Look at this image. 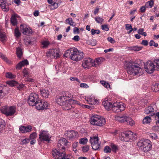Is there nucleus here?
<instances>
[{
	"label": "nucleus",
	"mask_w": 159,
	"mask_h": 159,
	"mask_svg": "<svg viewBox=\"0 0 159 159\" xmlns=\"http://www.w3.org/2000/svg\"><path fill=\"white\" fill-rule=\"evenodd\" d=\"M79 51L77 48H70L65 51L64 56L67 58H70L71 60L77 61L79 59Z\"/></svg>",
	"instance_id": "1"
},
{
	"label": "nucleus",
	"mask_w": 159,
	"mask_h": 159,
	"mask_svg": "<svg viewBox=\"0 0 159 159\" xmlns=\"http://www.w3.org/2000/svg\"><path fill=\"white\" fill-rule=\"evenodd\" d=\"M63 150L60 149H53L52 153L54 158L55 159H70L71 154H66Z\"/></svg>",
	"instance_id": "2"
},
{
	"label": "nucleus",
	"mask_w": 159,
	"mask_h": 159,
	"mask_svg": "<svg viewBox=\"0 0 159 159\" xmlns=\"http://www.w3.org/2000/svg\"><path fill=\"white\" fill-rule=\"evenodd\" d=\"M67 98L60 96L56 99V102L60 105L63 106V108L65 110H69L72 107L69 102L70 99H67Z\"/></svg>",
	"instance_id": "3"
},
{
	"label": "nucleus",
	"mask_w": 159,
	"mask_h": 159,
	"mask_svg": "<svg viewBox=\"0 0 159 159\" xmlns=\"http://www.w3.org/2000/svg\"><path fill=\"white\" fill-rule=\"evenodd\" d=\"M142 71V69L136 65L130 63H128L127 72L129 74H133V75H138L139 73L142 74L143 73Z\"/></svg>",
	"instance_id": "4"
},
{
	"label": "nucleus",
	"mask_w": 159,
	"mask_h": 159,
	"mask_svg": "<svg viewBox=\"0 0 159 159\" xmlns=\"http://www.w3.org/2000/svg\"><path fill=\"white\" fill-rule=\"evenodd\" d=\"M151 141L148 139H143L138 143V146L144 152L149 151L151 148Z\"/></svg>",
	"instance_id": "5"
},
{
	"label": "nucleus",
	"mask_w": 159,
	"mask_h": 159,
	"mask_svg": "<svg viewBox=\"0 0 159 159\" xmlns=\"http://www.w3.org/2000/svg\"><path fill=\"white\" fill-rule=\"evenodd\" d=\"M106 122L105 118L98 115H94L91 118V124L99 126L104 125Z\"/></svg>",
	"instance_id": "6"
},
{
	"label": "nucleus",
	"mask_w": 159,
	"mask_h": 159,
	"mask_svg": "<svg viewBox=\"0 0 159 159\" xmlns=\"http://www.w3.org/2000/svg\"><path fill=\"white\" fill-rule=\"evenodd\" d=\"M16 108L14 106H4L2 107L1 111L7 116H11L14 115L16 112Z\"/></svg>",
	"instance_id": "7"
},
{
	"label": "nucleus",
	"mask_w": 159,
	"mask_h": 159,
	"mask_svg": "<svg viewBox=\"0 0 159 159\" xmlns=\"http://www.w3.org/2000/svg\"><path fill=\"white\" fill-rule=\"evenodd\" d=\"M115 119L118 122L125 123L131 126H132L134 124V121L131 118L125 115L116 116L115 117Z\"/></svg>",
	"instance_id": "8"
},
{
	"label": "nucleus",
	"mask_w": 159,
	"mask_h": 159,
	"mask_svg": "<svg viewBox=\"0 0 159 159\" xmlns=\"http://www.w3.org/2000/svg\"><path fill=\"white\" fill-rule=\"evenodd\" d=\"M39 101L38 95L35 93H32L29 96L28 102L29 105L31 106H36L37 102Z\"/></svg>",
	"instance_id": "9"
},
{
	"label": "nucleus",
	"mask_w": 159,
	"mask_h": 159,
	"mask_svg": "<svg viewBox=\"0 0 159 159\" xmlns=\"http://www.w3.org/2000/svg\"><path fill=\"white\" fill-rule=\"evenodd\" d=\"M111 109L114 112H119L124 110L125 107L122 103L119 102H114L112 105Z\"/></svg>",
	"instance_id": "10"
},
{
	"label": "nucleus",
	"mask_w": 159,
	"mask_h": 159,
	"mask_svg": "<svg viewBox=\"0 0 159 159\" xmlns=\"http://www.w3.org/2000/svg\"><path fill=\"white\" fill-rule=\"evenodd\" d=\"M59 50L57 49H53L50 50L46 52V55L48 57L51 58H56L59 57L60 55L59 54Z\"/></svg>",
	"instance_id": "11"
},
{
	"label": "nucleus",
	"mask_w": 159,
	"mask_h": 159,
	"mask_svg": "<svg viewBox=\"0 0 159 159\" xmlns=\"http://www.w3.org/2000/svg\"><path fill=\"white\" fill-rule=\"evenodd\" d=\"M90 141L93 149L96 150L99 148L100 143L98 137H91Z\"/></svg>",
	"instance_id": "12"
},
{
	"label": "nucleus",
	"mask_w": 159,
	"mask_h": 159,
	"mask_svg": "<svg viewBox=\"0 0 159 159\" xmlns=\"http://www.w3.org/2000/svg\"><path fill=\"white\" fill-rule=\"evenodd\" d=\"M39 136L40 140L41 141H45L49 143L51 141V137L47 132L44 130L40 132Z\"/></svg>",
	"instance_id": "13"
},
{
	"label": "nucleus",
	"mask_w": 159,
	"mask_h": 159,
	"mask_svg": "<svg viewBox=\"0 0 159 159\" xmlns=\"http://www.w3.org/2000/svg\"><path fill=\"white\" fill-rule=\"evenodd\" d=\"M121 135L123 138L122 140L125 141H128L129 139H131L132 138L134 137L136 134L131 131H129L122 133Z\"/></svg>",
	"instance_id": "14"
},
{
	"label": "nucleus",
	"mask_w": 159,
	"mask_h": 159,
	"mask_svg": "<svg viewBox=\"0 0 159 159\" xmlns=\"http://www.w3.org/2000/svg\"><path fill=\"white\" fill-rule=\"evenodd\" d=\"M93 60L91 58H85L83 61L82 66L84 68L89 69L93 66Z\"/></svg>",
	"instance_id": "15"
},
{
	"label": "nucleus",
	"mask_w": 159,
	"mask_h": 159,
	"mask_svg": "<svg viewBox=\"0 0 159 159\" xmlns=\"http://www.w3.org/2000/svg\"><path fill=\"white\" fill-rule=\"evenodd\" d=\"M78 135L77 132L74 130L66 131L64 133L65 137L70 140H72Z\"/></svg>",
	"instance_id": "16"
},
{
	"label": "nucleus",
	"mask_w": 159,
	"mask_h": 159,
	"mask_svg": "<svg viewBox=\"0 0 159 159\" xmlns=\"http://www.w3.org/2000/svg\"><path fill=\"white\" fill-rule=\"evenodd\" d=\"M36 106L37 110H42L47 109L48 106V104L47 102H43L39 99V101L37 102Z\"/></svg>",
	"instance_id": "17"
},
{
	"label": "nucleus",
	"mask_w": 159,
	"mask_h": 159,
	"mask_svg": "<svg viewBox=\"0 0 159 159\" xmlns=\"http://www.w3.org/2000/svg\"><path fill=\"white\" fill-rule=\"evenodd\" d=\"M144 68L145 71L149 74L152 73L156 70L154 64L151 61L150 63H147L146 65H145Z\"/></svg>",
	"instance_id": "18"
},
{
	"label": "nucleus",
	"mask_w": 159,
	"mask_h": 159,
	"mask_svg": "<svg viewBox=\"0 0 159 159\" xmlns=\"http://www.w3.org/2000/svg\"><path fill=\"white\" fill-rule=\"evenodd\" d=\"M68 142L64 138H61L58 141L57 146L59 149L65 150V148L64 146H66Z\"/></svg>",
	"instance_id": "19"
},
{
	"label": "nucleus",
	"mask_w": 159,
	"mask_h": 159,
	"mask_svg": "<svg viewBox=\"0 0 159 159\" xmlns=\"http://www.w3.org/2000/svg\"><path fill=\"white\" fill-rule=\"evenodd\" d=\"M0 6L2 10L4 11H7L9 10L8 4L6 3L5 0H0Z\"/></svg>",
	"instance_id": "20"
},
{
	"label": "nucleus",
	"mask_w": 159,
	"mask_h": 159,
	"mask_svg": "<svg viewBox=\"0 0 159 159\" xmlns=\"http://www.w3.org/2000/svg\"><path fill=\"white\" fill-rule=\"evenodd\" d=\"M112 104V102L108 100H105L102 102V105L108 111H109L111 109Z\"/></svg>",
	"instance_id": "21"
},
{
	"label": "nucleus",
	"mask_w": 159,
	"mask_h": 159,
	"mask_svg": "<svg viewBox=\"0 0 159 159\" xmlns=\"http://www.w3.org/2000/svg\"><path fill=\"white\" fill-rule=\"evenodd\" d=\"M28 64L29 62L27 60H25L22 61L17 65L16 68L17 69L20 70L23 66L25 65H28Z\"/></svg>",
	"instance_id": "22"
},
{
	"label": "nucleus",
	"mask_w": 159,
	"mask_h": 159,
	"mask_svg": "<svg viewBox=\"0 0 159 159\" xmlns=\"http://www.w3.org/2000/svg\"><path fill=\"white\" fill-rule=\"evenodd\" d=\"M102 58L101 57L98 58L96 59L94 61H93V66L95 67H98L102 62Z\"/></svg>",
	"instance_id": "23"
},
{
	"label": "nucleus",
	"mask_w": 159,
	"mask_h": 159,
	"mask_svg": "<svg viewBox=\"0 0 159 159\" xmlns=\"http://www.w3.org/2000/svg\"><path fill=\"white\" fill-rule=\"evenodd\" d=\"M40 92L43 98H46L48 97L49 92L48 90L45 89H40Z\"/></svg>",
	"instance_id": "24"
},
{
	"label": "nucleus",
	"mask_w": 159,
	"mask_h": 159,
	"mask_svg": "<svg viewBox=\"0 0 159 159\" xmlns=\"http://www.w3.org/2000/svg\"><path fill=\"white\" fill-rule=\"evenodd\" d=\"M154 109L152 106H149L145 108L144 112L147 114H150V115L151 116V114L154 113Z\"/></svg>",
	"instance_id": "25"
},
{
	"label": "nucleus",
	"mask_w": 159,
	"mask_h": 159,
	"mask_svg": "<svg viewBox=\"0 0 159 159\" xmlns=\"http://www.w3.org/2000/svg\"><path fill=\"white\" fill-rule=\"evenodd\" d=\"M22 33L24 35H30L32 34V31L30 28L26 27Z\"/></svg>",
	"instance_id": "26"
},
{
	"label": "nucleus",
	"mask_w": 159,
	"mask_h": 159,
	"mask_svg": "<svg viewBox=\"0 0 159 159\" xmlns=\"http://www.w3.org/2000/svg\"><path fill=\"white\" fill-rule=\"evenodd\" d=\"M151 121V118L149 116H147L143 120V124H147L150 123Z\"/></svg>",
	"instance_id": "27"
},
{
	"label": "nucleus",
	"mask_w": 159,
	"mask_h": 159,
	"mask_svg": "<svg viewBox=\"0 0 159 159\" xmlns=\"http://www.w3.org/2000/svg\"><path fill=\"white\" fill-rule=\"evenodd\" d=\"M86 40V43L88 45L92 46H95L96 44V41L95 39H93L90 41L87 40Z\"/></svg>",
	"instance_id": "28"
},
{
	"label": "nucleus",
	"mask_w": 159,
	"mask_h": 159,
	"mask_svg": "<svg viewBox=\"0 0 159 159\" xmlns=\"http://www.w3.org/2000/svg\"><path fill=\"white\" fill-rule=\"evenodd\" d=\"M125 26L126 30H129V31L127 32L128 34H129L133 30V28H132L131 25L126 24L125 25Z\"/></svg>",
	"instance_id": "29"
},
{
	"label": "nucleus",
	"mask_w": 159,
	"mask_h": 159,
	"mask_svg": "<svg viewBox=\"0 0 159 159\" xmlns=\"http://www.w3.org/2000/svg\"><path fill=\"white\" fill-rule=\"evenodd\" d=\"M23 52L21 48L18 47L16 48V54L18 58H20L22 55Z\"/></svg>",
	"instance_id": "30"
},
{
	"label": "nucleus",
	"mask_w": 159,
	"mask_h": 159,
	"mask_svg": "<svg viewBox=\"0 0 159 159\" xmlns=\"http://www.w3.org/2000/svg\"><path fill=\"white\" fill-rule=\"evenodd\" d=\"M154 4V1L153 0L149 1L146 2L145 6L147 8H151L152 7Z\"/></svg>",
	"instance_id": "31"
},
{
	"label": "nucleus",
	"mask_w": 159,
	"mask_h": 159,
	"mask_svg": "<svg viewBox=\"0 0 159 159\" xmlns=\"http://www.w3.org/2000/svg\"><path fill=\"white\" fill-rule=\"evenodd\" d=\"M153 63L154 65V67H155V69L156 70H159V59H157L154 60Z\"/></svg>",
	"instance_id": "32"
},
{
	"label": "nucleus",
	"mask_w": 159,
	"mask_h": 159,
	"mask_svg": "<svg viewBox=\"0 0 159 159\" xmlns=\"http://www.w3.org/2000/svg\"><path fill=\"white\" fill-rule=\"evenodd\" d=\"M5 76L7 78L12 79L15 78L16 76L11 72H7L6 73Z\"/></svg>",
	"instance_id": "33"
},
{
	"label": "nucleus",
	"mask_w": 159,
	"mask_h": 159,
	"mask_svg": "<svg viewBox=\"0 0 159 159\" xmlns=\"http://www.w3.org/2000/svg\"><path fill=\"white\" fill-rule=\"evenodd\" d=\"M5 125V121L0 118V131L2 130L4 128Z\"/></svg>",
	"instance_id": "34"
},
{
	"label": "nucleus",
	"mask_w": 159,
	"mask_h": 159,
	"mask_svg": "<svg viewBox=\"0 0 159 159\" xmlns=\"http://www.w3.org/2000/svg\"><path fill=\"white\" fill-rule=\"evenodd\" d=\"M6 39L5 33L0 29V40L3 41Z\"/></svg>",
	"instance_id": "35"
},
{
	"label": "nucleus",
	"mask_w": 159,
	"mask_h": 159,
	"mask_svg": "<svg viewBox=\"0 0 159 159\" xmlns=\"http://www.w3.org/2000/svg\"><path fill=\"white\" fill-rule=\"evenodd\" d=\"M0 57L2 58L4 61L8 64H10L11 63V61L8 60L7 57L1 53H0Z\"/></svg>",
	"instance_id": "36"
},
{
	"label": "nucleus",
	"mask_w": 159,
	"mask_h": 159,
	"mask_svg": "<svg viewBox=\"0 0 159 159\" xmlns=\"http://www.w3.org/2000/svg\"><path fill=\"white\" fill-rule=\"evenodd\" d=\"M81 148L82 151L84 153L87 152L89 149V146L88 145L82 146Z\"/></svg>",
	"instance_id": "37"
},
{
	"label": "nucleus",
	"mask_w": 159,
	"mask_h": 159,
	"mask_svg": "<svg viewBox=\"0 0 159 159\" xmlns=\"http://www.w3.org/2000/svg\"><path fill=\"white\" fill-rule=\"evenodd\" d=\"M11 21L13 25H15L17 24L16 19L15 16H12L11 18Z\"/></svg>",
	"instance_id": "38"
},
{
	"label": "nucleus",
	"mask_w": 159,
	"mask_h": 159,
	"mask_svg": "<svg viewBox=\"0 0 159 159\" xmlns=\"http://www.w3.org/2000/svg\"><path fill=\"white\" fill-rule=\"evenodd\" d=\"M6 95V93L3 91V89L0 87V99H2Z\"/></svg>",
	"instance_id": "39"
},
{
	"label": "nucleus",
	"mask_w": 159,
	"mask_h": 159,
	"mask_svg": "<svg viewBox=\"0 0 159 159\" xmlns=\"http://www.w3.org/2000/svg\"><path fill=\"white\" fill-rule=\"evenodd\" d=\"M15 36L17 38H18L21 35V33L20 32L19 29L18 28H15L14 30Z\"/></svg>",
	"instance_id": "40"
},
{
	"label": "nucleus",
	"mask_w": 159,
	"mask_h": 159,
	"mask_svg": "<svg viewBox=\"0 0 159 159\" xmlns=\"http://www.w3.org/2000/svg\"><path fill=\"white\" fill-rule=\"evenodd\" d=\"M88 142V139L86 137L80 139V144L85 145Z\"/></svg>",
	"instance_id": "41"
},
{
	"label": "nucleus",
	"mask_w": 159,
	"mask_h": 159,
	"mask_svg": "<svg viewBox=\"0 0 159 159\" xmlns=\"http://www.w3.org/2000/svg\"><path fill=\"white\" fill-rule=\"evenodd\" d=\"M95 19L97 23L99 24H102L104 20L102 17L99 16L95 17Z\"/></svg>",
	"instance_id": "42"
},
{
	"label": "nucleus",
	"mask_w": 159,
	"mask_h": 159,
	"mask_svg": "<svg viewBox=\"0 0 159 159\" xmlns=\"http://www.w3.org/2000/svg\"><path fill=\"white\" fill-rule=\"evenodd\" d=\"M142 47L140 46H138L132 47L131 48V50L134 51H139L141 50Z\"/></svg>",
	"instance_id": "43"
},
{
	"label": "nucleus",
	"mask_w": 159,
	"mask_h": 159,
	"mask_svg": "<svg viewBox=\"0 0 159 159\" xmlns=\"http://www.w3.org/2000/svg\"><path fill=\"white\" fill-rule=\"evenodd\" d=\"M79 145L78 143L77 142H75L73 144L72 146H73V151L75 152V153H76L77 149L76 148Z\"/></svg>",
	"instance_id": "44"
},
{
	"label": "nucleus",
	"mask_w": 159,
	"mask_h": 159,
	"mask_svg": "<svg viewBox=\"0 0 159 159\" xmlns=\"http://www.w3.org/2000/svg\"><path fill=\"white\" fill-rule=\"evenodd\" d=\"M66 21L70 25L73 26L75 25L74 23L73 22L72 19L71 18H70L67 19L66 20Z\"/></svg>",
	"instance_id": "45"
},
{
	"label": "nucleus",
	"mask_w": 159,
	"mask_h": 159,
	"mask_svg": "<svg viewBox=\"0 0 159 159\" xmlns=\"http://www.w3.org/2000/svg\"><path fill=\"white\" fill-rule=\"evenodd\" d=\"M62 96L67 98V99H71L70 98L71 97L72 95L70 93H69V92L66 91L65 92L64 95Z\"/></svg>",
	"instance_id": "46"
},
{
	"label": "nucleus",
	"mask_w": 159,
	"mask_h": 159,
	"mask_svg": "<svg viewBox=\"0 0 159 159\" xmlns=\"http://www.w3.org/2000/svg\"><path fill=\"white\" fill-rule=\"evenodd\" d=\"M28 69L26 68H25L24 69L23 73V76L24 77H25V78L27 77V76H29V72L28 71Z\"/></svg>",
	"instance_id": "47"
},
{
	"label": "nucleus",
	"mask_w": 159,
	"mask_h": 159,
	"mask_svg": "<svg viewBox=\"0 0 159 159\" xmlns=\"http://www.w3.org/2000/svg\"><path fill=\"white\" fill-rule=\"evenodd\" d=\"M100 33V31L98 30H94V29H92L91 30V34L92 35H94L95 34H98Z\"/></svg>",
	"instance_id": "48"
},
{
	"label": "nucleus",
	"mask_w": 159,
	"mask_h": 159,
	"mask_svg": "<svg viewBox=\"0 0 159 159\" xmlns=\"http://www.w3.org/2000/svg\"><path fill=\"white\" fill-rule=\"evenodd\" d=\"M25 133L27 132H30L32 129V126L30 125H29L27 126H25Z\"/></svg>",
	"instance_id": "49"
},
{
	"label": "nucleus",
	"mask_w": 159,
	"mask_h": 159,
	"mask_svg": "<svg viewBox=\"0 0 159 159\" xmlns=\"http://www.w3.org/2000/svg\"><path fill=\"white\" fill-rule=\"evenodd\" d=\"M111 151V149L109 146H105L104 149V151L105 152L107 153L110 152Z\"/></svg>",
	"instance_id": "50"
},
{
	"label": "nucleus",
	"mask_w": 159,
	"mask_h": 159,
	"mask_svg": "<svg viewBox=\"0 0 159 159\" xmlns=\"http://www.w3.org/2000/svg\"><path fill=\"white\" fill-rule=\"evenodd\" d=\"M87 101L88 103L90 104H95V101L94 98H91L89 99V100H87Z\"/></svg>",
	"instance_id": "51"
},
{
	"label": "nucleus",
	"mask_w": 159,
	"mask_h": 159,
	"mask_svg": "<svg viewBox=\"0 0 159 159\" xmlns=\"http://www.w3.org/2000/svg\"><path fill=\"white\" fill-rule=\"evenodd\" d=\"M149 44L150 46H154L155 47H157L158 46V43H155L153 40H151L150 41Z\"/></svg>",
	"instance_id": "52"
},
{
	"label": "nucleus",
	"mask_w": 159,
	"mask_h": 159,
	"mask_svg": "<svg viewBox=\"0 0 159 159\" xmlns=\"http://www.w3.org/2000/svg\"><path fill=\"white\" fill-rule=\"evenodd\" d=\"M30 142V139H25L21 140V144L23 145L27 144Z\"/></svg>",
	"instance_id": "53"
},
{
	"label": "nucleus",
	"mask_w": 159,
	"mask_h": 159,
	"mask_svg": "<svg viewBox=\"0 0 159 159\" xmlns=\"http://www.w3.org/2000/svg\"><path fill=\"white\" fill-rule=\"evenodd\" d=\"M111 147L112 151L115 152H116V150L118 149L117 146L114 144H112L111 145Z\"/></svg>",
	"instance_id": "54"
},
{
	"label": "nucleus",
	"mask_w": 159,
	"mask_h": 159,
	"mask_svg": "<svg viewBox=\"0 0 159 159\" xmlns=\"http://www.w3.org/2000/svg\"><path fill=\"white\" fill-rule=\"evenodd\" d=\"M25 44L27 45H31L32 44V42L30 40L27 39L24 40Z\"/></svg>",
	"instance_id": "55"
},
{
	"label": "nucleus",
	"mask_w": 159,
	"mask_h": 159,
	"mask_svg": "<svg viewBox=\"0 0 159 159\" xmlns=\"http://www.w3.org/2000/svg\"><path fill=\"white\" fill-rule=\"evenodd\" d=\"M36 133L35 132H34L30 135V138L31 139H34L36 138Z\"/></svg>",
	"instance_id": "56"
},
{
	"label": "nucleus",
	"mask_w": 159,
	"mask_h": 159,
	"mask_svg": "<svg viewBox=\"0 0 159 159\" xmlns=\"http://www.w3.org/2000/svg\"><path fill=\"white\" fill-rule=\"evenodd\" d=\"M25 126H21L19 128V130L22 133H25Z\"/></svg>",
	"instance_id": "57"
},
{
	"label": "nucleus",
	"mask_w": 159,
	"mask_h": 159,
	"mask_svg": "<svg viewBox=\"0 0 159 159\" xmlns=\"http://www.w3.org/2000/svg\"><path fill=\"white\" fill-rule=\"evenodd\" d=\"M25 81L33 82H34V79L29 78V76H27V77L25 78Z\"/></svg>",
	"instance_id": "58"
},
{
	"label": "nucleus",
	"mask_w": 159,
	"mask_h": 159,
	"mask_svg": "<svg viewBox=\"0 0 159 159\" xmlns=\"http://www.w3.org/2000/svg\"><path fill=\"white\" fill-rule=\"evenodd\" d=\"M69 103H70V105L72 106L73 107V106L72 105V103H74V104H78V102L76 100H73V99H70V101H69Z\"/></svg>",
	"instance_id": "59"
},
{
	"label": "nucleus",
	"mask_w": 159,
	"mask_h": 159,
	"mask_svg": "<svg viewBox=\"0 0 159 159\" xmlns=\"http://www.w3.org/2000/svg\"><path fill=\"white\" fill-rule=\"evenodd\" d=\"M80 87L83 88H87L89 87V86L86 83H81L80 84Z\"/></svg>",
	"instance_id": "60"
},
{
	"label": "nucleus",
	"mask_w": 159,
	"mask_h": 159,
	"mask_svg": "<svg viewBox=\"0 0 159 159\" xmlns=\"http://www.w3.org/2000/svg\"><path fill=\"white\" fill-rule=\"evenodd\" d=\"M107 40L108 41L112 43H114L115 42V40L111 37H109L107 38Z\"/></svg>",
	"instance_id": "61"
},
{
	"label": "nucleus",
	"mask_w": 159,
	"mask_h": 159,
	"mask_svg": "<svg viewBox=\"0 0 159 159\" xmlns=\"http://www.w3.org/2000/svg\"><path fill=\"white\" fill-rule=\"evenodd\" d=\"M102 28L103 30L107 31H108L109 30V28L107 25H102Z\"/></svg>",
	"instance_id": "62"
},
{
	"label": "nucleus",
	"mask_w": 159,
	"mask_h": 159,
	"mask_svg": "<svg viewBox=\"0 0 159 159\" xmlns=\"http://www.w3.org/2000/svg\"><path fill=\"white\" fill-rule=\"evenodd\" d=\"M26 27H27L25 25H20V29L21 31L22 32L24 30Z\"/></svg>",
	"instance_id": "63"
},
{
	"label": "nucleus",
	"mask_w": 159,
	"mask_h": 159,
	"mask_svg": "<svg viewBox=\"0 0 159 159\" xmlns=\"http://www.w3.org/2000/svg\"><path fill=\"white\" fill-rule=\"evenodd\" d=\"M155 116V117H157L158 119H159V112H157L156 113H152L151 114V116Z\"/></svg>",
	"instance_id": "64"
}]
</instances>
